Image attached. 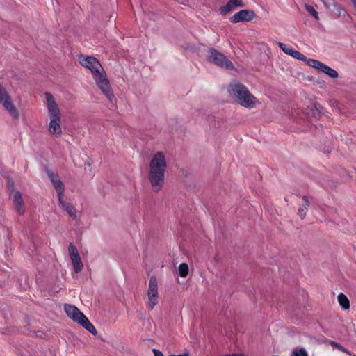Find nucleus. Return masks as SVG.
<instances>
[{
  "label": "nucleus",
  "mask_w": 356,
  "mask_h": 356,
  "mask_svg": "<svg viewBox=\"0 0 356 356\" xmlns=\"http://www.w3.org/2000/svg\"><path fill=\"white\" fill-rule=\"evenodd\" d=\"M167 162L162 152H157L149 163V181L154 192L159 191L163 187Z\"/></svg>",
  "instance_id": "obj_1"
},
{
  "label": "nucleus",
  "mask_w": 356,
  "mask_h": 356,
  "mask_svg": "<svg viewBox=\"0 0 356 356\" xmlns=\"http://www.w3.org/2000/svg\"><path fill=\"white\" fill-rule=\"evenodd\" d=\"M227 90L237 104L246 108L252 109L260 104L259 101L249 91L248 88L238 81L231 83Z\"/></svg>",
  "instance_id": "obj_2"
},
{
  "label": "nucleus",
  "mask_w": 356,
  "mask_h": 356,
  "mask_svg": "<svg viewBox=\"0 0 356 356\" xmlns=\"http://www.w3.org/2000/svg\"><path fill=\"white\" fill-rule=\"evenodd\" d=\"M45 97L47 99V107L50 118L48 127L49 131L51 134L59 136L62 133L60 127L61 117L60 110L51 94L46 92Z\"/></svg>",
  "instance_id": "obj_3"
},
{
  "label": "nucleus",
  "mask_w": 356,
  "mask_h": 356,
  "mask_svg": "<svg viewBox=\"0 0 356 356\" xmlns=\"http://www.w3.org/2000/svg\"><path fill=\"white\" fill-rule=\"evenodd\" d=\"M64 309L67 316L74 322L80 324L91 334H97L95 326L76 307L72 305H65Z\"/></svg>",
  "instance_id": "obj_4"
},
{
  "label": "nucleus",
  "mask_w": 356,
  "mask_h": 356,
  "mask_svg": "<svg viewBox=\"0 0 356 356\" xmlns=\"http://www.w3.org/2000/svg\"><path fill=\"white\" fill-rule=\"evenodd\" d=\"M93 78L97 87L102 91V94L106 97L110 103L113 104L116 99L115 97L113 91L110 84V81L107 78L106 72L104 71L102 73L97 75Z\"/></svg>",
  "instance_id": "obj_5"
},
{
  "label": "nucleus",
  "mask_w": 356,
  "mask_h": 356,
  "mask_svg": "<svg viewBox=\"0 0 356 356\" xmlns=\"http://www.w3.org/2000/svg\"><path fill=\"white\" fill-rule=\"evenodd\" d=\"M207 58L209 62L222 68H225L226 70L234 69V65L232 61L229 60L226 56L214 48H210L208 50Z\"/></svg>",
  "instance_id": "obj_6"
},
{
  "label": "nucleus",
  "mask_w": 356,
  "mask_h": 356,
  "mask_svg": "<svg viewBox=\"0 0 356 356\" xmlns=\"http://www.w3.org/2000/svg\"><path fill=\"white\" fill-rule=\"evenodd\" d=\"M0 104L15 120L19 118V112L13 104L10 95L4 87L0 84Z\"/></svg>",
  "instance_id": "obj_7"
},
{
  "label": "nucleus",
  "mask_w": 356,
  "mask_h": 356,
  "mask_svg": "<svg viewBox=\"0 0 356 356\" xmlns=\"http://www.w3.org/2000/svg\"><path fill=\"white\" fill-rule=\"evenodd\" d=\"M79 61L83 67L90 70L93 77L104 71L99 61L95 57L81 56H79Z\"/></svg>",
  "instance_id": "obj_8"
},
{
  "label": "nucleus",
  "mask_w": 356,
  "mask_h": 356,
  "mask_svg": "<svg viewBox=\"0 0 356 356\" xmlns=\"http://www.w3.org/2000/svg\"><path fill=\"white\" fill-rule=\"evenodd\" d=\"M147 295L148 307L149 309H153L158 304L159 300L158 284L155 276H152L149 278Z\"/></svg>",
  "instance_id": "obj_9"
},
{
  "label": "nucleus",
  "mask_w": 356,
  "mask_h": 356,
  "mask_svg": "<svg viewBox=\"0 0 356 356\" xmlns=\"http://www.w3.org/2000/svg\"><path fill=\"white\" fill-rule=\"evenodd\" d=\"M68 251L74 272L76 273H80L83 270V265L81 260L79 251L73 243H70Z\"/></svg>",
  "instance_id": "obj_10"
},
{
  "label": "nucleus",
  "mask_w": 356,
  "mask_h": 356,
  "mask_svg": "<svg viewBox=\"0 0 356 356\" xmlns=\"http://www.w3.org/2000/svg\"><path fill=\"white\" fill-rule=\"evenodd\" d=\"M324 6L330 10V13L335 17H340L347 15L346 10L334 0H321Z\"/></svg>",
  "instance_id": "obj_11"
},
{
  "label": "nucleus",
  "mask_w": 356,
  "mask_h": 356,
  "mask_svg": "<svg viewBox=\"0 0 356 356\" xmlns=\"http://www.w3.org/2000/svg\"><path fill=\"white\" fill-rule=\"evenodd\" d=\"M254 17L255 13L254 11L250 10H241L232 16L229 20L233 24H237L241 22H250L253 20Z\"/></svg>",
  "instance_id": "obj_12"
},
{
  "label": "nucleus",
  "mask_w": 356,
  "mask_h": 356,
  "mask_svg": "<svg viewBox=\"0 0 356 356\" xmlns=\"http://www.w3.org/2000/svg\"><path fill=\"white\" fill-rule=\"evenodd\" d=\"M48 177L50 179L52 184L54 185L57 194H58V198L62 199V197H63V193H64V185L63 182L59 179L58 176L57 175L54 174L50 170L47 171Z\"/></svg>",
  "instance_id": "obj_13"
},
{
  "label": "nucleus",
  "mask_w": 356,
  "mask_h": 356,
  "mask_svg": "<svg viewBox=\"0 0 356 356\" xmlns=\"http://www.w3.org/2000/svg\"><path fill=\"white\" fill-rule=\"evenodd\" d=\"M245 4L243 0H229L226 5L219 8L220 13L223 15L235 10L236 8L245 7Z\"/></svg>",
  "instance_id": "obj_14"
},
{
  "label": "nucleus",
  "mask_w": 356,
  "mask_h": 356,
  "mask_svg": "<svg viewBox=\"0 0 356 356\" xmlns=\"http://www.w3.org/2000/svg\"><path fill=\"white\" fill-rule=\"evenodd\" d=\"M11 195L17 212L19 215L24 214L25 211V207L21 193L19 191H13Z\"/></svg>",
  "instance_id": "obj_15"
},
{
  "label": "nucleus",
  "mask_w": 356,
  "mask_h": 356,
  "mask_svg": "<svg viewBox=\"0 0 356 356\" xmlns=\"http://www.w3.org/2000/svg\"><path fill=\"white\" fill-rule=\"evenodd\" d=\"M58 205L64 209L71 218L73 219L76 218V211L74 205L69 202H65L63 197H62V199H58Z\"/></svg>",
  "instance_id": "obj_16"
},
{
  "label": "nucleus",
  "mask_w": 356,
  "mask_h": 356,
  "mask_svg": "<svg viewBox=\"0 0 356 356\" xmlns=\"http://www.w3.org/2000/svg\"><path fill=\"white\" fill-rule=\"evenodd\" d=\"M309 204L310 202L308 200L307 197L304 195L302 198L301 204L298 210V215L301 219H304L305 218Z\"/></svg>",
  "instance_id": "obj_17"
},
{
  "label": "nucleus",
  "mask_w": 356,
  "mask_h": 356,
  "mask_svg": "<svg viewBox=\"0 0 356 356\" xmlns=\"http://www.w3.org/2000/svg\"><path fill=\"white\" fill-rule=\"evenodd\" d=\"M279 47L286 54L292 56L293 58H296L297 53L298 51L295 50L289 45L285 44L283 42H279L277 43Z\"/></svg>",
  "instance_id": "obj_18"
},
{
  "label": "nucleus",
  "mask_w": 356,
  "mask_h": 356,
  "mask_svg": "<svg viewBox=\"0 0 356 356\" xmlns=\"http://www.w3.org/2000/svg\"><path fill=\"white\" fill-rule=\"evenodd\" d=\"M279 47L286 54L292 56L293 58H296L297 53L298 51L295 50L289 45L285 44L283 42H279L277 43Z\"/></svg>",
  "instance_id": "obj_19"
},
{
  "label": "nucleus",
  "mask_w": 356,
  "mask_h": 356,
  "mask_svg": "<svg viewBox=\"0 0 356 356\" xmlns=\"http://www.w3.org/2000/svg\"><path fill=\"white\" fill-rule=\"evenodd\" d=\"M279 47L286 54L292 56L293 58H296L297 53L298 51L295 50L289 45L285 44L283 42H279L277 43Z\"/></svg>",
  "instance_id": "obj_20"
},
{
  "label": "nucleus",
  "mask_w": 356,
  "mask_h": 356,
  "mask_svg": "<svg viewBox=\"0 0 356 356\" xmlns=\"http://www.w3.org/2000/svg\"><path fill=\"white\" fill-rule=\"evenodd\" d=\"M279 47L286 54L292 56L293 58H296L297 53L298 51L295 50L289 45L285 44L283 42H279L277 43Z\"/></svg>",
  "instance_id": "obj_21"
},
{
  "label": "nucleus",
  "mask_w": 356,
  "mask_h": 356,
  "mask_svg": "<svg viewBox=\"0 0 356 356\" xmlns=\"http://www.w3.org/2000/svg\"><path fill=\"white\" fill-rule=\"evenodd\" d=\"M279 47L286 54L292 56L293 58H296L297 53L298 51L295 50L289 45L285 44L283 42H279L277 43Z\"/></svg>",
  "instance_id": "obj_22"
},
{
  "label": "nucleus",
  "mask_w": 356,
  "mask_h": 356,
  "mask_svg": "<svg viewBox=\"0 0 356 356\" xmlns=\"http://www.w3.org/2000/svg\"><path fill=\"white\" fill-rule=\"evenodd\" d=\"M279 47L286 54L292 56L293 58H296L297 53L298 51L295 50L289 45L285 44L283 42H279L277 43Z\"/></svg>",
  "instance_id": "obj_23"
},
{
  "label": "nucleus",
  "mask_w": 356,
  "mask_h": 356,
  "mask_svg": "<svg viewBox=\"0 0 356 356\" xmlns=\"http://www.w3.org/2000/svg\"><path fill=\"white\" fill-rule=\"evenodd\" d=\"M320 71L327 74L331 78H337L339 76L338 72L335 70L323 63Z\"/></svg>",
  "instance_id": "obj_24"
},
{
  "label": "nucleus",
  "mask_w": 356,
  "mask_h": 356,
  "mask_svg": "<svg viewBox=\"0 0 356 356\" xmlns=\"http://www.w3.org/2000/svg\"><path fill=\"white\" fill-rule=\"evenodd\" d=\"M338 302L341 307L344 309H348L350 307V302L346 295L341 293L338 296Z\"/></svg>",
  "instance_id": "obj_25"
},
{
  "label": "nucleus",
  "mask_w": 356,
  "mask_h": 356,
  "mask_svg": "<svg viewBox=\"0 0 356 356\" xmlns=\"http://www.w3.org/2000/svg\"><path fill=\"white\" fill-rule=\"evenodd\" d=\"M305 63H307V64L309 66L312 67L314 69L318 70L319 71L321 70V67L323 65V63H321L317 60H315V59L307 58V60L305 61Z\"/></svg>",
  "instance_id": "obj_26"
},
{
  "label": "nucleus",
  "mask_w": 356,
  "mask_h": 356,
  "mask_svg": "<svg viewBox=\"0 0 356 356\" xmlns=\"http://www.w3.org/2000/svg\"><path fill=\"white\" fill-rule=\"evenodd\" d=\"M179 275L181 277H186L188 273V266L186 263H181L178 268Z\"/></svg>",
  "instance_id": "obj_27"
},
{
  "label": "nucleus",
  "mask_w": 356,
  "mask_h": 356,
  "mask_svg": "<svg viewBox=\"0 0 356 356\" xmlns=\"http://www.w3.org/2000/svg\"><path fill=\"white\" fill-rule=\"evenodd\" d=\"M305 10L310 13L316 19H318V12L314 9V8L309 4L305 5Z\"/></svg>",
  "instance_id": "obj_28"
},
{
  "label": "nucleus",
  "mask_w": 356,
  "mask_h": 356,
  "mask_svg": "<svg viewBox=\"0 0 356 356\" xmlns=\"http://www.w3.org/2000/svg\"><path fill=\"white\" fill-rule=\"evenodd\" d=\"M307 352L305 348H300L299 350H295L292 352L291 356H307Z\"/></svg>",
  "instance_id": "obj_29"
},
{
  "label": "nucleus",
  "mask_w": 356,
  "mask_h": 356,
  "mask_svg": "<svg viewBox=\"0 0 356 356\" xmlns=\"http://www.w3.org/2000/svg\"><path fill=\"white\" fill-rule=\"evenodd\" d=\"M330 343V345L332 347H333L334 348H337V349H338V350H341L342 349V346H341V344H339V343H337V342L334 341H330V343Z\"/></svg>",
  "instance_id": "obj_30"
},
{
  "label": "nucleus",
  "mask_w": 356,
  "mask_h": 356,
  "mask_svg": "<svg viewBox=\"0 0 356 356\" xmlns=\"http://www.w3.org/2000/svg\"><path fill=\"white\" fill-rule=\"evenodd\" d=\"M295 58L297 60H302L303 62H305L307 60V57L304 54H302V53H300L299 51H298L297 55Z\"/></svg>",
  "instance_id": "obj_31"
},
{
  "label": "nucleus",
  "mask_w": 356,
  "mask_h": 356,
  "mask_svg": "<svg viewBox=\"0 0 356 356\" xmlns=\"http://www.w3.org/2000/svg\"><path fill=\"white\" fill-rule=\"evenodd\" d=\"M152 352L154 353V356H163V354L162 353V352L157 349L154 348L152 350Z\"/></svg>",
  "instance_id": "obj_32"
},
{
  "label": "nucleus",
  "mask_w": 356,
  "mask_h": 356,
  "mask_svg": "<svg viewBox=\"0 0 356 356\" xmlns=\"http://www.w3.org/2000/svg\"><path fill=\"white\" fill-rule=\"evenodd\" d=\"M341 351L346 353L349 355H351V353L348 349L345 348L343 346H342V349L341 350Z\"/></svg>",
  "instance_id": "obj_33"
},
{
  "label": "nucleus",
  "mask_w": 356,
  "mask_h": 356,
  "mask_svg": "<svg viewBox=\"0 0 356 356\" xmlns=\"http://www.w3.org/2000/svg\"><path fill=\"white\" fill-rule=\"evenodd\" d=\"M170 356H189L188 353L179 354V355H170Z\"/></svg>",
  "instance_id": "obj_34"
},
{
  "label": "nucleus",
  "mask_w": 356,
  "mask_h": 356,
  "mask_svg": "<svg viewBox=\"0 0 356 356\" xmlns=\"http://www.w3.org/2000/svg\"><path fill=\"white\" fill-rule=\"evenodd\" d=\"M353 4L356 6V0H352Z\"/></svg>",
  "instance_id": "obj_35"
},
{
  "label": "nucleus",
  "mask_w": 356,
  "mask_h": 356,
  "mask_svg": "<svg viewBox=\"0 0 356 356\" xmlns=\"http://www.w3.org/2000/svg\"><path fill=\"white\" fill-rule=\"evenodd\" d=\"M350 356H356V355H352V354H351V355H350Z\"/></svg>",
  "instance_id": "obj_36"
}]
</instances>
